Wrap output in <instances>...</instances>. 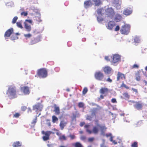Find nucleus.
Instances as JSON below:
<instances>
[{
    "label": "nucleus",
    "mask_w": 147,
    "mask_h": 147,
    "mask_svg": "<svg viewBox=\"0 0 147 147\" xmlns=\"http://www.w3.org/2000/svg\"><path fill=\"white\" fill-rule=\"evenodd\" d=\"M122 16L119 14H116L114 17V20L117 22L120 21L122 18Z\"/></svg>",
    "instance_id": "a211bd4d"
},
{
    "label": "nucleus",
    "mask_w": 147,
    "mask_h": 147,
    "mask_svg": "<svg viewBox=\"0 0 147 147\" xmlns=\"http://www.w3.org/2000/svg\"><path fill=\"white\" fill-rule=\"evenodd\" d=\"M85 123L84 122H82L80 123V126L82 127L84 125Z\"/></svg>",
    "instance_id": "69168bd1"
},
{
    "label": "nucleus",
    "mask_w": 147,
    "mask_h": 147,
    "mask_svg": "<svg viewBox=\"0 0 147 147\" xmlns=\"http://www.w3.org/2000/svg\"><path fill=\"white\" fill-rule=\"evenodd\" d=\"M21 15H24L25 16H27L28 15V13L27 12L24 11L22 12L21 13Z\"/></svg>",
    "instance_id": "de8ad7c7"
},
{
    "label": "nucleus",
    "mask_w": 147,
    "mask_h": 147,
    "mask_svg": "<svg viewBox=\"0 0 147 147\" xmlns=\"http://www.w3.org/2000/svg\"><path fill=\"white\" fill-rule=\"evenodd\" d=\"M18 19V17L17 16H15L14 18L13 19L12 21V23L13 24H14L17 21Z\"/></svg>",
    "instance_id": "58836bf2"
},
{
    "label": "nucleus",
    "mask_w": 147,
    "mask_h": 147,
    "mask_svg": "<svg viewBox=\"0 0 147 147\" xmlns=\"http://www.w3.org/2000/svg\"><path fill=\"white\" fill-rule=\"evenodd\" d=\"M131 147H138L137 143L136 142H134L131 144Z\"/></svg>",
    "instance_id": "79ce46f5"
},
{
    "label": "nucleus",
    "mask_w": 147,
    "mask_h": 147,
    "mask_svg": "<svg viewBox=\"0 0 147 147\" xmlns=\"http://www.w3.org/2000/svg\"><path fill=\"white\" fill-rule=\"evenodd\" d=\"M97 109L95 108L93 109V110L92 111V113L91 114V115L92 116V117H93L94 116H95L96 115V110H97Z\"/></svg>",
    "instance_id": "f704fd0d"
},
{
    "label": "nucleus",
    "mask_w": 147,
    "mask_h": 147,
    "mask_svg": "<svg viewBox=\"0 0 147 147\" xmlns=\"http://www.w3.org/2000/svg\"><path fill=\"white\" fill-rule=\"evenodd\" d=\"M105 13L108 17L112 18L115 14L113 9L111 7H109L105 10Z\"/></svg>",
    "instance_id": "0eeeda50"
},
{
    "label": "nucleus",
    "mask_w": 147,
    "mask_h": 147,
    "mask_svg": "<svg viewBox=\"0 0 147 147\" xmlns=\"http://www.w3.org/2000/svg\"><path fill=\"white\" fill-rule=\"evenodd\" d=\"M22 145V143L19 141H17L14 142L12 145V146L13 147H19L21 146Z\"/></svg>",
    "instance_id": "a878e982"
},
{
    "label": "nucleus",
    "mask_w": 147,
    "mask_h": 147,
    "mask_svg": "<svg viewBox=\"0 0 147 147\" xmlns=\"http://www.w3.org/2000/svg\"><path fill=\"white\" fill-rule=\"evenodd\" d=\"M86 138V137L85 136H82L81 137L80 139L81 140H85Z\"/></svg>",
    "instance_id": "e2e57ef3"
},
{
    "label": "nucleus",
    "mask_w": 147,
    "mask_h": 147,
    "mask_svg": "<svg viewBox=\"0 0 147 147\" xmlns=\"http://www.w3.org/2000/svg\"><path fill=\"white\" fill-rule=\"evenodd\" d=\"M68 137H70L71 138V139L72 140L76 138V136H75V135H71V134L69 135L68 136Z\"/></svg>",
    "instance_id": "49530a36"
},
{
    "label": "nucleus",
    "mask_w": 147,
    "mask_h": 147,
    "mask_svg": "<svg viewBox=\"0 0 147 147\" xmlns=\"http://www.w3.org/2000/svg\"><path fill=\"white\" fill-rule=\"evenodd\" d=\"M6 94L10 99L16 98L17 96L16 87L12 86L9 87L7 91Z\"/></svg>",
    "instance_id": "f257e3e1"
},
{
    "label": "nucleus",
    "mask_w": 147,
    "mask_h": 147,
    "mask_svg": "<svg viewBox=\"0 0 147 147\" xmlns=\"http://www.w3.org/2000/svg\"><path fill=\"white\" fill-rule=\"evenodd\" d=\"M94 139V138L93 137L92 138H88V141L89 142H92L93 141Z\"/></svg>",
    "instance_id": "3c124183"
},
{
    "label": "nucleus",
    "mask_w": 147,
    "mask_h": 147,
    "mask_svg": "<svg viewBox=\"0 0 147 147\" xmlns=\"http://www.w3.org/2000/svg\"><path fill=\"white\" fill-rule=\"evenodd\" d=\"M123 96L126 98H129V95L127 93H125L123 94Z\"/></svg>",
    "instance_id": "09e8293b"
},
{
    "label": "nucleus",
    "mask_w": 147,
    "mask_h": 147,
    "mask_svg": "<svg viewBox=\"0 0 147 147\" xmlns=\"http://www.w3.org/2000/svg\"><path fill=\"white\" fill-rule=\"evenodd\" d=\"M73 145L75 147H83V146L82 144L78 142L73 143Z\"/></svg>",
    "instance_id": "c756f323"
},
{
    "label": "nucleus",
    "mask_w": 147,
    "mask_h": 147,
    "mask_svg": "<svg viewBox=\"0 0 147 147\" xmlns=\"http://www.w3.org/2000/svg\"><path fill=\"white\" fill-rule=\"evenodd\" d=\"M10 38L11 40H13L16 39V37L14 36H11Z\"/></svg>",
    "instance_id": "bf43d9fd"
},
{
    "label": "nucleus",
    "mask_w": 147,
    "mask_h": 147,
    "mask_svg": "<svg viewBox=\"0 0 147 147\" xmlns=\"http://www.w3.org/2000/svg\"><path fill=\"white\" fill-rule=\"evenodd\" d=\"M130 25L125 24L122 26L120 32L122 34L127 35L130 32Z\"/></svg>",
    "instance_id": "f03ea898"
},
{
    "label": "nucleus",
    "mask_w": 147,
    "mask_h": 147,
    "mask_svg": "<svg viewBox=\"0 0 147 147\" xmlns=\"http://www.w3.org/2000/svg\"><path fill=\"white\" fill-rule=\"evenodd\" d=\"M67 123L66 122L64 121H61L60 123L59 126L61 130H63L64 127L66 125Z\"/></svg>",
    "instance_id": "393cba45"
},
{
    "label": "nucleus",
    "mask_w": 147,
    "mask_h": 147,
    "mask_svg": "<svg viewBox=\"0 0 147 147\" xmlns=\"http://www.w3.org/2000/svg\"><path fill=\"white\" fill-rule=\"evenodd\" d=\"M124 77L125 78L124 75L122 73L118 72L117 74V80L119 81L120 79H122Z\"/></svg>",
    "instance_id": "b1692460"
},
{
    "label": "nucleus",
    "mask_w": 147,
    "mask_h": 147,
    "mask_svg": "<svg viewBox=\"0 0 147 147\" xmlns=\"http://www.w3.org/2000/svg\"><path fill=\"white\" fill-rule=\"evenodd\" d=\"M37 14L38 16H35V20L36 21L38 22V23L39 24L42 21V20L40 19L41 15L40 13H38Z\"/></svg>",
    "instance_id": "bb28decb"
},
{
    "label": "nucleus",
    "mask_w": 147,
    "mask_h": 147,
    "mask_svg": "<svg viewBox=\"0 0 147 147\" xmlns=\"http://www.w3.org/2000/svg\"><path fill=\"white\" fill-rule=\"evenodd\" d=\"M140 37L137 36H135L134 38V42L136 45H138V44L140 43Z\"/></svg>",
    "instance_id": "4be33fe9"
},
{
    "label": "nucleus",
    "mask_w": 147,
    "mask_h": 147,
    "mask_svg": "<svg viewBox=\"0 0 147 147\" xmlns=\"http://www.w3.org/2000/svg\"><path fill=\"white\" fill-rule=\"evenodd\" d=\"M59 139L60 140H66L67 138L64 135H62L59 136Z\"/></svg>",
    "instance_id": "473e14b6"
},
{
    "label": "nucleus",
    "mask_w": 147,
    "mask_h": 147,
    "mask_svg": "<svg viewBox=\"0 0 147 147\" xmlns=\"http://www.w3.org/2000/svg\"><path fill=\"white\" fill-rule=\"evenodd\" d=\"M54 109V111L55 112L56 114L59 115L60 113V110L59 107L55 106Z\"/></svg>",
    "instance_id": "2f4dec72"
},
{
    "label": "nucleus",
    "mask_w": 147,
    "mask_h": 147,
    "mask_svg": "<svg viewBox=\"0 0 147 147\" xmlns=\"http://www.w3.org/2000/svg\"><path fill=\"white\" fill-rule=\"evenodd\" d=\"M111 69L110 67L107 66L104 68V71L105 74H110Z\"/></svg>",
    "instance_id": "412c9836"
},
{
    "label": "nucleus",
    "mask_w": 147,
    "mask_h": 147,
    "mask_svg": "<svg viewBox=\"0 0 147 147\" xmlns=\"http://www.w3.org/2000/svg\"><path fill=\"white\" fill-rule=\"evenodd\" d=\"M92 3L91 1L88 0L84 2V5L86 8H87L91 6L92 5Z\"/></svg>",
    "instance_id": "f3484780"
},
{
    "label": "nucleus",
    "mask_w": 147,
    "mask_h": 147,
    "mask_svg": "<svg viewBox=\"0 0 147 147\" xmlns=\"http://www.w3.org/2000/svg\"><path fill=\"white\" fill-rule=\"evenodd\" d=\"M52 121L54 123H55L58 119L57 118L55 115L52 116Z\"/></svg>",
    "instance_id": "c9c22d12"
},
{
    "label": "nucleus",
    "mask_w": 147,
    "mask_h": 147,
    "mask_svg": "<svg viewBox=\"0 0 147 147\" xmlns=\"http://www.w3.org/2000/svg\"><path fill=\"white\" fill-rule=\"evenodd\" d=\"M94 76L96 79L99 81L102 80L104 77L103 74L100 71H98L95 72Z\"/></svg>",
    "instance_id": "6e6552de"
},
{
    "label": "nucleus",
    "mask_w": 147,
    "mask_h": 147,
    "mask_svg": "<svg viewBox=\"0 0 147 147\" xmlns=\"http://www.w3.org/2000/svg\"><path fill=\"white\" fill-rule=\"evenodd\" d=\"M17 26L21 29L23 28L21 22H17L16 23Z\"/></svg>",
    "instance_id": "e433bc0d"
},
{
    "label": "nucleus",
    "mask_w": 147,
    "mask_h": 147,
    "mask_svg": "<svg viewBox=\"0 0 147 147\" xmlns=\"http://www.w3.org/2000/svg\"><path fill=\"white\" fill-rule=\"evenodd\" d=\"M21 90L25 94H28L30 93L29 88L27 86H24L21 88Z\"/></svg>",
    "instance_id": "dca6fc26"
},
{
    "label": "nucleus",
    "mask_w": 147,
    "mask_h": 147,
    "mask_svg": "<svg viewBox=\"0 0 147 147\" xmlns=\"http://www.w3.org/2000/svg\"><path fill=\"white\" fill-rule=\"evenodd\" d=\"M92 117L91 116H88L87 117V119L90 121L91 120Z\"/></svg>",
    "instance_id": "13d9d810"
},
{
    "label": "nucleus",
    "mask_w": 147,
    "mask_h": 147,
    "mask_svg": "<svg viewBox=\"0 0 147 147\" xmlns=\"http://www.w3.org/2000/svg\"><path fill=\"white\" fill-rule=\"evenodd\" d=\"M132 9L130 8H127L123 12V13L125 15L128 16L131 14L132 12Z\"/></svg>",
    "instance_id": "2eb2a0df"
},
{
    "label": "nucleus",
    "mask_w": 147,
    "mask_h": 147,
    "mask_svg": "<svg viewBox=\"0 0 147 147\" xmlns=\"http://www.w3.org/2000/svg\"><path fill=\"white\" fill-rule=\"evenodd\" d=\"M24 27L26 29V30L28 32H29L31 30V27L30 25L28 24L27 23L25 22H24Z\"/></svg>",
    "instance_id": "5701e85b"
},
{
    "label": "nucleus",
    "mask_w": 147,
    "mask_h": 147,
    "mask_svg": "<svg viewBox=\"0 0 147 147\" xmlns=\"http://www.w3.org/2000/svg\"><path fill=\"white\" fill-rule=\"evenodd\" d=\"M89 127V125H86L84 126L85 128H86V131L89 134H91L93 132L94 134H97L98 133L99 130L98 128L96 126H94L92 128V131H91L89 129H88Z\"/></svg>",
    "instance_id": "20e7f679"
},
{
    "label": "nucleus",
    "mask_w": 147,
    "mask_h": 147,
    "mask_svg": "<svg viewBox=\"0 0 147 147\" xmlns=\"http://www.w3.org/2000/svg\"><path fill=\"white\" fill-rule=\"evenodd\" d=\"M47 146L48 147H53L54 144H47Z\"/></svg>",
    "instance_id": "052dcab7"
},
{
    "label": "nucleus",
    "mask_w": 147,
    "mask_h": 147,
    "mask_svg": "<svg viewBox=\"0 0 147 147\" xmlns=\"http://www.w3.org/2000/svg\"><path fill=\"white\" fill-rule=\"evenodd\" d=\"M102 8H100V9H97V13L98 14V15L101 16L102 15Z\"/></svg>",
    "instance_id": "4c0bfd02"
},
{
    "label": "nucleus",
    "mask_w": 147,
    "mask_h": 147,
    "mask_svg": "<svg viewBox=\"0 0 147 147\" xmlns=\"http://www.w3.org/2000/svg\"><path fill=\"white\" fill-rule=\"evenodd\" d=\"M111 102L113 103L117 102L115 98H113L111 99Z\"/></svg>",
    "instance_id": "864d4df0"
},
{
    "label": "nucleus",
    "mask_w": 147,
    "mask_h": 147,
    "mask_svg": "<svg viewBox=\"0 0 147 147\" xmlns=\"http://www.w3.org/2000/svg\"><path fill=\"white\" fill-rule=\"evenodd\" d=\"M120 27L119 26H117L115 28V31H117L119 30Z\"/></svg>",
    "instance_id": "4d7b16f0"
},
{
    "label": "nucleus",
    "mask_w": 147,
    "mask_h": 147,
    "mask_svg": "<svg viewBox=\"0 0 147 147\" xmlns=\"http://www.w3.org/2000/svg\"><path fill=\"white\" fill-rule=\"evenodd\" d=\"M106 81L108 82H109L111 83L112 82V80L109 78L106 80Z\"/></svg>",
    "instance_id": "5fc2aeb1"
},
{
    "label": "nucleus",
    "mask_w": 147,
    "mask_h": 147,
    "mask_svg": "<svg viewBox=\"0 0 147 147\" xmlns=\"http://www.w3.org/2000/svg\"><path fill=\"white\" fill-rule=\"evenodd\" d=\"M24 36L26 38H29L31 37L32 35L30 34H24Z\"/></svg>",
    "instance_id": "ea45409f"
},
{
    "label": "nucleus",
    "mask_w": 147,
    "mask_h": 147,
    "mask_svg": "<svg viewBox=\"0 0 147 147\" xmlns=\"http://www.w3.org/2000/svg\"><path fill=\"white\" fill-rule=\"evenodd\" d=\"M100 147H108L105 145V144L102 143L100 144Z\"/></svg>",
    "instance_id": "680f3d73"
},
{
    "label": "nucleus",
    "mask_w": 147,
    "mask_h": 147,
    "mask_svg": "<svg viewBox=\"0 0 147 147\" xmlns=\"http://www.w3.org/2000/svg\"><path fill=\"white\" fill-rule=\"evenodd\" d=\"M93 1L96 6H99L101 4V0H93Z\"/></svg>",
    "instance_id": "c85d7f7f"
},
{
    "label": "nucleus",
    "mask_w": 147,
    "mask_h": 147,
    "mask_svg": "<svg viewBox=\"0 0 147 147\" xmlns=\"http://www.w3.org/2000/svg\"><path fill=\"white\" fill-rule=\"evenodd\" d=\"M109 90L107 88H101L100 90V92L102 94H107Z\"/></svg>",
    "instance_id": "6ab92c4d"
},
{
    "label": "nucleus",
    "mask_w": 147,
    "mask_h": 147,
    "mask_svg": "<svg viewBox=\"0 0 147 147\" xmlns=\"http://www.w3.org/2000/svg\"><path fill=\"white\" fill-rule=\"evenodd\" d=\"M124 87L127 89H129V87L128 86L126 85L123 82L122 84L121 85V87Z\"/></svg>",
    "instance_id": "37998d69"
},
{
    "label": "nucleus",
    "mask_w": 147,
    "mask_h": 147,
    "mask_svg": "<svg viewBox=\"0 0 147 147\" xmlns=\"http://www.w3.org/2000/svg\"><path fill=\"white\" fill-rule=\"evenodd\" d=\"M41 36H38L36 38H32L30 42V45H32L35 44L41 40Z\"/></svg>",
    "instance_id": "9d476101"
},
{
    "label": "nucleus",
    "mask_w": 147,
    "mask_h": 147,
    "mask_svg": "<svg viewBox=\"0 0 147 147\" xmlns=\"http://www.w3.org/2000/svg\"><path fill=\"white\" fill-rule=\"evenodd\" d=\"M42 105L40 103H38L33 106V109L36 112L38 111H41L42 109Z\"/></svg>",
    "instance_id": "1a4fd4ad"
},
{
    "label": "nucleus",
    "mask_w": 147,
    "mask_h": 147,
    "mask_svg": "<svg viewBox=\"0 0 147 147\" xmlns=\"http://www.w3.org/2000/svg\"><path fill=\"white\" fill-rule=\"evenodd\" d=\"M37 121V117H36V118L34 119L32 121L31 123L32 124H34V125L36 123Z\"/></svg>",
    "instance_id": "8fccbe9b"
},
{
    "label": "nucleus",
    "mask_w": 147,
    "mask_h": 147,
    "mask_svg": "<svg viewBox=\"0 0 147 147\" xmlns=\"http://www.w3.org/2000/svg\"><path fill=\"white\" fill-rule=\"evenodd\" d=\"M37 74L40 78H44L47 77V71L44 68L40 69L38 70Z\"/></svg>",
    "instance_id": "7ed1b4c3"
},
{
    "label": "nucleus",
    "mask_w": 147,
    "mask_h": 147,
    "mask_svg": "<svg viewBox=\"0 0 147 147\" xmlns=\"http://www.w3.org/2000/svg\"><path fill=\"white\" fill-rule=\"evenodd\" d=\"M143 104L141 103V102H136L134 105V107L138 110H141L143 107Z\"/></svg>",
    "instance_id": "9b49d317"
},
{
    "label": "nucleus",
    "mask_w": 147,
    "mask_h": 147,
    "mask_svg": "<svg viewBox=\"0 0 147 147\" xmlns=\"http://www.w3.org/2000/svg\"><path fill=\"white\" fill-rule=\"evenodd\" d=\"M105 135L107 137L109 136H110L111 137V136H112V134L111 133H109L108 134H106Z\"/></svg>",
    "instance_id": "0e129e2a"
},
{
    "label": "nucleus",
    "mask_w": 147,
    "mask_h": 147,
    "mask_svg": "<svg viewBox=\"0 0 147 147\" xmlns=\"http://www.w3.org/2000/svg\"><path fill=\"white\" fill-rule=\"evenodd\" d=\"M51 134H54V133L51 131H46L45 136L43 137V140L46 141L49 140V136Z\"/></svg>",
    "instance_id": "f8f14e48"
},
{
    "label": "nucleus",
    "mask_w": 147,
    "mask_h": 147,
    "mask_svg": "<svg viewBox=\"0 0 147 147\" xmlns=\"http://www.w3.org/2000/svg\"><path fill=\"white\" fill-rule=\"evenodd\" d=\"M78 106L80 108H82L84 107V105L83 102H80L79 103Z\"/></svg>",
    "instance_id": "a18cd8bd"
},
{
    "label": "nucleus",
    "mask_w": 147,
    "mask_h": 147,
    "mask_svg": "<svg viewBox=\"0 0 147 147\" xmlns=\"http://www.w3.org/2000/svg\"><path fill=\"white\" fill-rule=\"evenodd\" d=\"M115 25V22L113 21H110L106 25L107 28L109 30H111Z\"/></svg>",
    "instance_id": "4468645a"
},
{
    "label": "nucleus",
    "mask_w": 147,
    "mask_h": 147,
    "mask_svg": "<svg viewBox=\"0 0 147 147\" xmlns=\"http://www.w3.org/2000/svg\"><path fill=\"white\" fill-rule=\"evenodd\" d=\"M20 116V114L19 113H16L13 116L15 117L18 118V117L19 116Z\"/></svg>",
    "instance_id": "6e6d98bb"
},
{
    "label": "nucleus",
    "mask_w": 147,
    "mask_h": 147,
    "mask_svg": "<svg viewBox=\"0 0 147 147\" xmlns=\"http://www.w3.org/2000/svg\"><path fill=\"white\" fill-rule=\"evenodd\" d=\"M95 124L96 125V126L98 127H99L100 129V134L103 136H105V131L106 130L107 128L106 127L105 124L101 125L99 123H97Z\"/></svg>",
    "instance_id": "423d86ee"
},
{
    "label": "nucleus",
    "mask_w": 147,
    "mask_h": 147,
    "mask_svg": "<svg viewBox=\"0 0 147 147\" xmlns=\"http://www.w3.org/2000/svg\"><path fill=\"white\" fill-rule=\"evenodd\" d=\"M88 91V89L87 88H85L83 90V94H85Z\"/></svg>",
    "instance_id": "c03bdc74"
},
{
    "label": "nucleus",
    "mask_w": 147,
    "mask_h": 147,
    "mask_svg": "<svg viewBox=\"0 0 147 147\" xmlns=\"http://www.w3.org/2000/svg\"><path fill=\"white\" fill-rule=\"evenodd\" d=\"M26 21L29 23H32V20H26Z\"/></svg>",
    "instance_id": "774afa93"
},
{
    "label": "nucleus",
    "mask_w": 147,
    "mask_h": 147,
    "mask_svg": "<svg viewBox=\"0 0 147 147\" xmlns=\"http://www.w3.org/2000/svg\"><path fill=\"white\" fill-rule=\"evenodd\" d=\"M71 118V123L72 124H75L76 123V115H75L73 114Z\"/></svg>",
    "instance_id": "cd10ccee"
},
{
    "label": "nucleus",
    "mask_w": 147,
    "mask_h": 147,
    "mask_svg": "<svg viewBox=\"0 0 147 147\" xmlns=\"http://www.w3.org/2000/svg\"><path fill=\"white\" fill-rule=\"evenodd\" d=\"M113 3L115 4V5L117 9H119L120 8V2L119 0H114Z\"/></svg>",
    "instance_id": "aec40b11"
},
{
    "label": "nucleus",
    "mask_w": 147,
    "mask_h": 147,
    "mask_svg": "<svg viewBox=\"0 0 147 147\" xmlns=\"http://www.w3.org/2000/svg\"><path fill=\"white\" fill-rule=\"evenodd\" d=\"M92 106H97L98 107H100L97 104H96V103H92Z\"/></svg>",
    "instance_id": "338daca9"
},
{
    "label": "nucleus",
    "mask_w": 147,
    "mask_h": 147,
    "mask_svg": "<svg viewBox=\"0 0 147 147\" xmlns=\"http://www.w3.org/2000/svg\"><path fill=\"white\" fill-rule=\"evenodd\" d=\"M139 66L138 65L136 64H134L132 66L133 68H137L139 67Z\"/></svg>",
    "instance_id": "603ef678"
},
{
    "label": "nucleus",
    "mask_w": 147,
    "mask_h": 147,
    "mask_svg": "<svg viewBox=\"0 0 147 147\" xmlns=\"http://www.w3.org/2000/svg\"><path fill=\"white\" fill-rule=\"evenodd\" d=\"M5 5L6 6L11 7L14 6V3L13 2H9L6 3Z\"/></svg>",
    "instance_id": "72a5a7b5"
},
{
    "label": "nucleus",
    "mask_w": 147,
    "mask_h": 147,
    "mask_svg": "<svg viewBox=\"0 0 147 147\" xmlns=\"http://www.w3.org/2000/svg\"><path fill=\"white\" fill-rule=\"evenodd\" d=\"M97 20L98 21L100 22L103 21V19L101 17L98 16L97 17Z\"/></svg>",
    "instance_id": "a19ab883"
},
{
    "label": "nucleus",
    "mask_w": 147,
    "mask_h": 147,
    "mask_svg": "<svg viewBox=\"0 0 147 147\" xmlns=\"http://www.w3.org/2000/svg\"><path fill=\"white\" fill-rule=\"evenodd\" d=\"M136 79L137 81H139L140 80V77L139 71H138L135 74Z\"/></svg>",
    "instance_id": "7c9ffc66"
},
{
    "label": "nucleus",
    "mask_w": 147,
    "mask_h": 147,
    "mask_svg": "<svg viewBox=\"0 0 147 147\" xmlns=\"http://www.w3.org/2000/svg\"><path fill=\"white\" fill-rule=\"evenodd\" d=\"M13 29L11 28L8 30L5 33L4 36L5 37H9L13 32Z\"/></svg>",
    "instance_id": "ddd939ff"
},
{
    "label": "nucleus",
    "mask_w": 147,
    "mask_h": 147,
    "mask_svg": "<svg viewBox=\"0 0 147 147\" xmlns=\"http://www.w3.org/2000/svg\"><path fill=\"white\" fill-rule=\"evenodd\" d=\"M121 56L118 54L113 55L112 58V63L114 65H117L121 61Z\"/></svg>",
    "instance_id": "39448f33"
}]
</instances>
